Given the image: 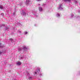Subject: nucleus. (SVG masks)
<instances>
[{"label": "nucleus", "instance_id": "f257e3e1", "mask_svg": "<svg viewBox=\"0 0 80 80\" xmlns=\"http://www.w3.org/2000/svg\"><path fill=\"white\" fill-rule=\"evenodd\" d=\"M28 48L27 47L26 45L23 46H22V49L21 48H19L18 49V51H22V50L23 52H26Z\"/></svg>", "mask_w": 80, "mask_h": 80}, {"label": "nucleus", "instance_id": "f03ea898", "mask_svg": "<svg viewBox=\"0 0 80 80\" xmlns=\"http://www.w3.org/2000/svg\"><path fill=\"white\" fill-rule=\"evenodd\" d=\"M21 15H24V16H26V15H27V13L25 12H24V11L23 10H22V13H21Z\"/></svg>", "mask_w": 80, "mask_h": 80}, {"label": "nucleus", "instance_id": "7ed1b4c3", "mask_svg": "<svg viewBox=\"0 0 80 80\" xmlns=\"http://www.w3.org/2000/svg\"><path fill=\"white\" fill-rule=\"evenodd\" d=\"M62 5L61 4L59 5V7L58 8V10H63V8H62Z\"/></svg>", "mask_w": 80, "mask_h": 80}, {"label": "nucleus", "instance_id": "20e7f679", "mask_svg": "<svg viewBox=\"0 0 80 80\" xmlns=\"http://www.w3.org/2000/svg\"><path fill=\"white\" fill-rule=\"evenodd\" d=\"M33 13L34 15L36 17H38V14L37 13V12H33Z\"/></svg>", "mask_w": 80, "mask_h": 80}, {"label": "nucleus", "instance_id": "39448f33", "mask_svg": "<svg viewBox=\"0 0 80 80\" xmlns=\"http://www.w3.org/2000/svg\"><path fill=\"white\" fill-rule=\"evenodd\" d=\"M39 10L40 12H42V11L43 10V9L42 8V7H39Z\"/></svg>", "mask_w": 80, "mask_h": 80}, {"label": "nucleus", "instance_id": "423d86ee", "mask_svg": "<svg viewBox=\"0 0 80 80\" xmlns=\"http://www.w3.org/2000/svg\"><path fill=\"white\" fill-rule=\"evenodd\" d=\"M29 3H30V1L27 0L26 2V5H28Z\"/></svg>", "mask_w": 80, "mask_h": 80}, {"label": "nucleus", "instance_id": "0eeeda50", "mask_svg": "<svg viewBox=\"0 0 80 80\" xmlns=\"http://www.w3.org/2000/svg\"><path fill=\"white\" fill-rule=\"evenodd\" d=\"M20 25V23L19 22H16L15 25Z\"/></svg>", "mask_w": 80, "mask_h": 80}, {"label": "nucleus", "instance_id": "6e6552de", "mask_svg": "<svg viewBox=\"0 0 80 80\" xmlns=\"http://www.w3.org/2000/svg\"><path fill=\"white\" fill-rule=\"evenodd\" d=\"M60 14L58 13H57L56 14V17H60Z\"/></svg>", "mask_w": 80, "mask_h": 80}, {"label": "nucleus", "instance_id": "1a4fd4ad", "mask_svg": "<svg viewBox=\"0 0 80 80\" xmlns=\"http://www.w3.org/2000/svg\"><path fill=\"white\" fill-rule=\"evenodd\" d=\"M22 63L20 62H17V65H20Z\"/></svg>", "mask_w": 80, "mask_h": 80}, {"label": "nucleus", "instance_id": "9d476101", "mask_svg": "<svg viewBox=\"0 0 80 80\" xmlns=\"http://www.w3.org/2000/svg\"><path fill=\"white\" fill-rule=\"evenodd\" d=\"M65 2H70L71 0H63Z\"/></svg>", "mask_w": 80, "mask_h": 80}, {"label": "nucleus", "instance_id": "9b49d317", "mask_svg": "<svg viewBox=\"0 0 80 80\" xmlns=\"http://www.w3.org/2000/svg\"><path fill=\"white\" fill-rule=\"evenodd\" d=\"M27 73L28 77H30V73H28V72H27Z\"/></svg>", "mask_w": 80, "mask_h": 80}, {"label": "nucleus", "instance_id": "f8f14e48", "mask_svg": "<svg viewBox=\"0 0 80 80\" xmlns=\"http://www.w3.org/2000/svg\"><path fill=\"white\" fill-rule=\"evenodd\" d=\"M24 33L25 35H26V34H27V33H28V32H24Z\"/></svg>", "mask_w": 80, "mask_h": 80}, {"label": "nucleus", "instance_id": "ddd939ff", "mask_svg": "<svg viewBox=\"0 0 80 80\" xmlns=\"http://www.w3.org/2000/svg\"><path fill=\"white\" fill-rule=\"evenodd\" d=\"M0 8L1 9H2L3 8V7L2 6H0Z\"/></svg>", "mask_w": 80, "mask_h": 80}, {"label": "nucleus", "instance_id": "4468645a", "mask_svg": "<svg viewBox=\"0 0 80 80\" xmlns=\"http://www.w3.org/2000/svg\"><path fill=\"white\" fill-rule=\"evenodd\" d=\"M37 72H40V69H38L37 71Z\"/></svg>", "mask_w": 80, "mask_h": 80}, {"label": "nucleus", "instance_id": "2eb2a0df", "mask_svg": "<svg viewBox=\"0 0 80 80\" xmlns=\"http://www.w3.org/2000/svg\"><path fill=\"white\" fill-rule=\"evenodd\" d=\"M1 15H2V16H3V15H4L3 13H1Z\"/></svg>", "mask_w": 80, "mask_h": 80}, {"label": "nucleus", "instance_id": "dca6fc26", "mask_svg": "<svg viewBox=\"0 0 80 80\" xmlns=\"http://www.w3.org/2000/svg\"><path fill=\"white\" fill-rule=\"evenodd\" d=\"M74 2L75 3H78L77 1H75Z\"/></svg>", "mask_w": 80, "mask_h": 80}, {"label": "nucleus", "instance_id": "f3484780", "mask_svg": "<svg viewBox=\"0 0 80 80\" xmlns=\"http://www.w3.org/2000/svg\"><path fill=\"white\" fill-rule=\"evenodd\" d=\"M32 78V77H29V79H31Z\"/></svg>", "mask_w": 80, "mask_h": 80}, {"label": "nucleus", "instance_id": "a211bd4d", "mask_svg": "<svg viewBox=\"0 0 80 80\" xmlns=\"http://www.w3.org/2000/svg\"><path fill=\"white\" fill-rule=\"evenodd\" d=\"M71 17L72 18V17H73V14L71 15Z\"/></svg>", "mask_w": 80, "mask_h": 80}, {"label": "nucleus", "instance_id": "6ab92c4d", "mask_svg": "<svg viewBox=\"0 0 80 80\" xmlns=\"http://www.w3.org/2000/svg\"><path fill=\"white\" fill-rule=\"evenodd\" d=\"M36 1H37L38 2L39 1H41V0H36Z\"/></svg>", "mask_w": 80, "mask_h": 80}, {"label": "nucleus", "instance_id": "aec40b11", "mask_svg": "<svg viewBox=\"0 0 80 80\" xmlns=\"http://www.w3.org/2000/svg\"><path fill=\"white\" fill-rule=\"evenodd\" d=\"M10 40H11V41H13V39H10Z\"/></svg>", "mask_w": 80, "mask_h": 80}, {"label": "nucleus", "instance_id": "412c9836", "mask_svg": "<svg viewBox=\"0 0 80 80\" xmlns=\"http://www.w3.org/2000/svg\"><path fill=\"white\" fill-rule=\"evenodd\" d=\"M22 3H20V6H22Z\"/></svg>", "mask_w": 80, "mask_h": 80}, {"label": "nucleus", "instance_id": "4be33fe9", "mask_svg": "<svg viewBox=\"0 0 80 80\" xmlns=\"http://www.w3.org/2000/svg\"><path fill=\"white\" fill-rule=\"evenodd\" d=\"M1 44H2V43H0V47H2L1 46Z\"/></svg>", "mask_w": 80, "mask_h": 80}, {"label": "nucleus", "instance_id": "5701e85b", "mask_svg": "<svg viewBox=\"0 0 80 80\" xmlns=\"http://www.w3.org/2000/svg\"><path fill=\"white\" fill-rule=\"evenodd\" d=\"M18 32L19 33H21V31H19Z\"/></svg>", "mask_w": 80, "mask_h": 80}, {"label": "nucleus", "instance_id": "b1692460", "mask_svg": "<svg viewBox=\"0 0 80 80\" xmlns=\"http://www.w3.org/2000/svg\"><path fill=\"white\" fill-rule=\"evenodd\" d=\"M34 73H35V74H37V72H34Z\"/></svg>", "mask_w": 80, "mask_h": 80}, {"label": "nucleus", "instance_id": "393cba45", "mask_svg": "<svg viewBox=\"0 0 80 80\" xmlns=\"http://www.w3.org/2000/svg\"><path fill=\"white\" fill-rule=\"evenodd\" d=\"M39 75H40V76H41V75H42V74L41 73H39Z\"/></svg>", "mask_w": 80, "mask_h": 80}, {"label": "nucleus", "instance_id": "a878e982", "mask_svg": "<svg viewBox=\"0 0 80 80\" xmlns=\"http://www.w3.org/2000/svg\"><path fill=\"white\" fill-rule=\"evenodd\" d=\"M13 15H15V13H13Z\"/></svg>", "mask_w": 80, "mask_h": 80}, {"label": "nucleus", "instance_id": "bb28decb", "mask_svg": "<svg viewBox=\"0 0 80 80\" xmlns=\"http://www.w3.org/2000/svg\"><path fill=\"white\" fill-rule=\"evenodd\" d=\"M34 26H35V27H36V26H37V24H35Z\"/></svg>", "mask_w": 80, "mask_h": 80}, {"label": "nucleus", "instance_id": "cd10ccee", "mask_svg": "<svg viewBox=\"0 0 80 80\" xmlns=\"http://www.w3.org/2000/svg\"><path fill=\"white\" fill-rule=\"evenodd\" d=\"M6 28V30H7V29H8V28Z\"/></svg>", "mask_w": 80, "mask_h": 80}, {"label": "nucleus", "instance_id": "c85d7f7f", "mask_svg": "<svg viewBox=\"0 0 80 80\" xmlns=\"http://www.w3.org/2000/svg\"><path fill=\"white\" fill-rule=\"evenodd\" d=\"M1 54H2V52H0V55H1Z\"/></svg>", "mask_w": 80, "mask_h": 80}, {"label": "nucleus", "instance_id": "c756f323", "mask_svg": "<svg viewBox=\"0 0 80 80\" xmlns=\"http://www.w3.org/2000/svg\"><path fill=\"white\" fill-rule=\"evenodd\" d=\"M21 58H23V57H21Z\"/></svg>", "mask_w": 80, "mask_h": 80}, {"label": "nucleus", "instance_id": "7c9ffc66", "mask_svg": "<svg viewBox=\"0 0 80 80\" xmlns=\"http://www.w3.org/2000/svg\"><path fill=\"white\" fill-rule=\"evenodd\" d=\"M39 80H41V79H39Z\"/></svg>", "mask_w": 80, "mask_h": 80}, {"label": "nucleus", "instance_id": "2f4dec72", "mask_svg": "<svg viewBox=\"0 0 80 80\" xmlns=\"http://www.w3.org/2000/svg\"><path fill=\"white\" fill-rule=\"evenodd\" d=\"M79 13H80V11H79Z\"/></svg>", "mask_w": 80, "mask_h": 80}, {"label": "nucleus", "instance_id": "473e14b6", "mask_svg": "<svg viewBox=\"0 0 80 80\" xmlns=\"http://www.w3.org/2000/svg\"><path fill=\"white\" fill-rule=\"evenodd\" d=\"M14 80H17L16 79H14Z\"/></svg>", "mask_w": 80, "mask_h": 80}, {"label": "nucleus", "instance_id": "72a5a7b5", "mask_svg": "<svg viewBox=\"0 0 80 80\" xmlns=\"http://www.w3.org/2000/svg\"><path fill=\"white\" fill-rule=\"evenodd\" d=\"M39 5H40V4H39Z\"/></svg>", "mask_w": 80, "mask_h": 80}]
</instances>
